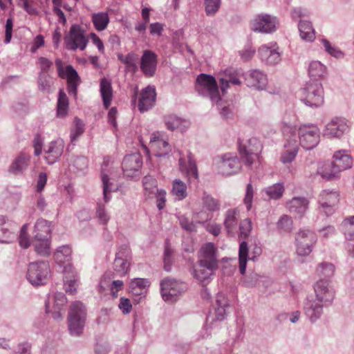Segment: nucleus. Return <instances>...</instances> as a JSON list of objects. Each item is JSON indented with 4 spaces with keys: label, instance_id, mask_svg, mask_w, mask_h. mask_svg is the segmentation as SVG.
<instances>
[{
    "label": "nucleus",
    "instance_id": "nucleus-59",
    "mask_svg": "<svg viewBox=\"0 0 354 354\" xmlns=\"http://www.w3.org/2000/svg\"><path fill=\"white\" fill-rule=\"evenodd\" d=\"M138 56L134 53H129L124 59V64L128 70L135 71L137 68Z\"/></svg>",
    "mask_w": 354,
    "mask_h": 354
},
{
    "label": "nucleus",
    "instance_id": "nucleus-37",
    "mask_svg": "<svg viewBox=\"0 0 354 354\" xmlns=\"http://www.w3.org/2000/svg\"><path fill=\"white\" fill-rule=\"evenodd\" d=\"M179 167L180 170L182 172H184L187 174L188 177L194 176L196 179L198 178V169L196 165L195 161L191 156V155L188 156V162L187 164L185 162V160L183 158H180L179 160Z\"/></svg>",
    "mask_w": 354,
    "mask_h": 354
},
{
    "label": "nucleus",
    "instance_id": "nucleus-64",
    "mask_svg": "<svg viewBox=\"0 0 354 354\" xmlns=\"http://www.w3.org/2000/svg\"><path fill=\"white\" fill-rule=\"evenodd\" d=\"M118 308L124 315H127L130 313L132 310V304L129 299L126 297H121L118 304Z\"/></svg>",
    "mask_w": 354,
    "mask_h": 354
},
{
    "label": "nucleus",
    "instance_id": "nucleus-5",
    "mask_svg": "<svg viewBox=\"0 0 354 354\" xmlns=\"http://www.w3.org/2000/svg\"><path fill=\"white\" fill-rule=\"evenodd\" d=\"M282 131L286 139L284 147L287 149L282 153L281 161L287 164L292 162L298 153L297 136L295 134L296 129L291 125L285 124L282 127Z\"/></svg>",
    "mask_w": 354,
    "mask_h": 354
},
{
    "label": "nucleus",
    "instance_id": "nucleus-26",
    "mask_svg": "<svg viewBox=\"0 0 354 354\" xmlns=\"http://www.w3.org/2000/svg\"><path fill=\"white\" fill-rule=\"evenodd\" d=\"M339 201V194L336 191L324 190L319 196V202L322 208L331 209L337 204Z\"/></svg>",
    "mask_w": 354,
    "mask_h": 354
},
{
    "label": "nucleus",
    "instance_id": "nucleus-8",
    "mask_svg": "<svg viewBox=\"0 0 354 354\" xmlns=\"http://www.w3.org/2000/svg\"><path fill=\"white\" fill-rule=\"evenodd\" d=\"M300 145L310 150L315 147L319 142V129L313 124L301 125L298 129Z\"/></svg>",
    "mask_w": 354,
    "mask_h": 354
},
{
    "label": "nucleus",
    "instance_id": "nucleus-11",
    "mask_svg": "<svg viewBox=\"0 0 354 354\" xmlns=\"http://www.w3.org/2000/svg\"><path fill=\"white\" fill-rule=\"evenodd\" d=\"M55 65L57 68L59 76L67 80L68 93L73 94L75 97L77 95V87L80 82L77 72L71 65H68L64 68L62 61L60 59L55 60Z\"/></svg>",
    "mask_w": 354,
    "mask_h": 354
},
{
    "label": "nucleus",
    "instance_id": "nucleus-35",
    "mask_svg": "<svg viewBox=\"0 0 354 354\" xmlns=\"http://www.w3.org/2000/svg\"><path fill=\"white\" fill-rule=\"evenodd\" d=\"M214 270L215 269L209 268L206 264L198 261L193 267L192 274L198 281L203 282L209 278Z\"/></svg>",
    "mask_w": 354,
    "mask_h": 354
},
{
    "label": "nucleus",
    "instance_id": "nucleus-62",
    "mask_svg": "<svg viewBox=\"0 0 354 354\" xmlns=\"http://www.w3.org/2000/svg\"><path fill=\"white\" fill-rule=\"evenodd\" d=\"M38 82L39 87L41 91L47 93L49 92L51 84L50 80L42 73H39Z\"/></svg>",
    "mask_w": 354,
    "mask_h": 354
},
{
    "label": "nucleus",
    "instance_id": "nucleus-10",
    "mask_svg": "<svg viewBox=\"0 0 354 354\" xmlns=\"http://www.w3.org/2000/svg\"><path fill=\"white\" fill-rule=\"evenodd\" d=\"M277 18L268 14L257 15L251 21V28L256 32L271 33L277 30Z\"/></svg>",
    "mask_w": 354,
    "mask_h": 354
},
{
    "label": "nucleus",
    "instance_id": "nucleus-27",
    "mask_svg": "<svg viewBox=\"0 0 354 354\" xmlns=\"http://www.w3.org/2000/svg\"><path fill=\"white\" fill-rule=\"evenodd\" d=\"M262 146L258 139L255 138H250L247 144L240 145L239 151L241 154L243 153H250L252 158H259V154L261 153Z\"/></svg>",
    "mask_w": 354,
    "mask_h": 354
},
{
    "label": "nucleus",
    "instance_id": "nucleus-22",
    "mask_svg": "<svg viewBox=\"0 0 354 354\" xmlns=\"http://www.w3.org/2000/svg\"><path fill=\"white\" fill-rule=\"evenodd\" d=\"M156 97V89L153 86H148L140 92L138 108L141 112H145L152 108Z\"/></svg>",
    "mask_w": 354,
    "mask_h": 354
},
{
    "label": "nucleus",
    "instance_id": "nucleus-39",
    "mask_svg": "<svg viewBox=\"0 0 354 354\" xmlns=\"http://www.w3.org/2000/svg\"><path fill=\"white\" fill-rule=\"evenodd\" d=\"M187 185L180 179H175L172 183L171 194L176 200L182 201L187 196Z\"/></svg>",
    "mask_w": 354,
    "mask_h": 354
},
{
    "label": "nucleus",
    "instance_id": "nucleus-1",
    "mask_svg": "<svg viewBox=\"0 0 354 354\" xmlns=\"http://www.w3.org/2000/svg\"><path fill=\"white\" fill-rule=\"evenodd\" d=\"M315 295L307 299L306 313L311 321H315L322 314L324 304L333 299V292L326 280L320 279L314 286Z\"/></svg>",
    "mask_w": 354,
    "mask_h": 354
},
{
    "label": "nucleus",
    "instance_id": "nucleus-3",
    "mask_svg": "<svg viewBox=\"0 0 354 354\" xmlns=\"http://www.w3.org/2000/svg\"><path fill=\"white\" fill-rule=\"evenodd\" d=\"M86 313L84 305L80 301L73 302L68 313V327L72 335H79L83 329Z\"/></svg>",
    "mask_w": 354,
    "mask_h": 354
},
{
    "label": "nucleus",
    "instance_id": "nucleus-60",
    "mask_svg": "<svg viewBox=\"0 0 354 354\" xmlns=\"http://www.w3.org/2000/svg\"><path fill=\"white\" fill-rule=\"evenodd\" d=\"M277 227L282 231L289 232L292 230V222L288 216L285 215L277 223Z\"/></svg>",
    "mask_w": 354,
    "mask_h": 354
},
{
    "label": "nucleus",
    "instance_id": "nucleus-34",
    "mask_svg": "<svg viewBox=\"0 0 354 354\" xmlns=\"http://www.w3.org/2000/svg\"><path fill=\"white\" fill-rule=\"evenodd\" d=\"M51 225L48 221L39 218L34 226V238L50 237Z\"/></svg>",
    "mask_w": 354,
    "mask_h": 354
},
{
    "label": "nucleus",
    "instance_id": "nucleus-55",
    "mask_svg": "<svg viewBox=\"0 0 354 354\" xmlns=\"http://www.w3.org/2000/svg\"><path fill=\"white\" fill-rule=\"evenodd\" d=\"M28 225L25 224L21 229L20 235L19 237V243L21 248H28L30 245V241L28 234Z\"/></svg>",
    "mask_w": 354,
    "mask_h": 354
},
{
    "label": "nucleus",
    "instance_id": "nucleus-15",
    "mask_svg": "<svg viewBox=\"0 0 354 354\" xmlns=\"http://www.w3.org/2000/svg\"><path fill=\"white\" fill-rule=\"evenodd\" d=\"M160 286L162 298L167 302L176 301L177 297L184 290L183 284L169 279L162 280Z\"/></svg>",
    "mask_w": 354,
    "mask_h": 354
},
{
    "label": "nucleus",
    "instance_id": "nucleus-7",
    "mask_svg": "<svg viewBox=\"0 0 354 354\" xmlns=\"http://www.w3.org/2000/svg\"><path fill=\"white\" fill-rule=\"evenodd\" d=\"M196 84L198 92L209 97L212 102L217 103L221 100L217 83L213 76L201 74L196 79Z\"/></svg>",
    "mask_w": 354,
    "mask_h": 354
},
{
    "label": "nucleus",
    "instance_id": "nucleus-36",
    "mask_svg": "<svg viewBox=\"0 0 354 354\" xmlns=\"http://www.w3.org/2000/svg\"><path fill=\"white\" fill-rule=\"evenodd\" d=\"M100 93L103 100V104L106 108H108L113 98V88L111 82L106 78H102L100 81Z\"/></svg>",
    "mask_w": 354,
    "mask_h": 354
},
{
    "label": "nucleus",
    "instance_id": "nucleus-19",
    "mask_svg": "<svg viewBox=\"0 0 354 354\" xmlns=\"http://www.w3.org/2000/svg\"><path fill=\"white\" fill-rule=\"evenodd\" d=\"M142 165V160L141 156L139 153H133L125 156L122 167L124 174L128 177H131L136 172L139 171Z\"/></svg>",
    "mask_w": 354,
    "mask_h": 354
},
{
    "label": "nucleus",
    "instance_id": "nucleus-31",
    "mask_svg": "<svg viewBox=\"0 0 354 354\" xmlns=\"http://www.w3.org/2000/svg\"><path fill=\"white\" fill-rule=\"evenodd\" d=\"M248 82L251 87L258 90H262L266 88L267 84V77L261 71L254 70L251 71Z\"/></svg>",
    "mask_w": 354,
    "mask_h": 354
},
{
    "label": "nucleus",
    "instance_id": "nucleus-45",
    "mask_svg": "<svg viewBox=\"0 0 354 354\" xmlns=\"http://www.w3.org/2000/svg\"><path fill=\"white\" fill-rule=\"evenodd\" d=\"M72 249L68 245H62L59 247L55 252V258L59 263L68 261L71 259Z\"/></svg>",
    "mask_w": 354,
    "mask_h": 354
},
{
    "label": "nucleus",
    "instance_id": "nucleus-21",
    "mask_svg": "<svg viewBox=\"0 0 354 354\" xmlns=\"http://www.w3.org/2000/svg\"><path fill=\"white\" fill-rule=\"evenodd\" d=\"M157 66V55L151 50H145L140 59V68L143 73L151 77L155 74Z\"/></svg>",
    "mask_w": 354,
    "mask_h": 354
},
{
    "label": "nucleus",
    "instance_id": "nucleus-14",
    "mask_svg": "<svg viewBox=\"0 0 354 354\" xmlns=\"http://www.w3.org/2000/svg\"><path fill=\"white\" fill-rule=\"evenodd\" d=\"M218 172L223 175H232L237 173L241 168L240 160L236 156L225 154L216 162Z\"/></svg>",
    "mask_w": 354,
    "mask_h": 354
},
{
    "label": "nucleus",
    "instance_id": "nucleus-49",
    "mask_svg": "<svg viewBox=\"0 0 354 354\" xmlns=\"http://www.w3.org/2000/svg\"><path fill=\"white\" fill-rule=\"evenodd\" d=\"M283 191V185L281 183H276L268 187L266 190V192L270 198L273 199H278L281 197Z\"/></svg>",
    "mask_w": 354,
    "mask_h": 354
},
{
    "label": "nucleus",
    "instance_id": "nucleus-43",
    "mask_svg": "<svg viewBox=\"0 0 354 354\" xmlns=\"http://www.w3.org/2000/svg\"><path fill=\"white\" fill-rule=\"evenodd\" d=\"M129 263L119 256H116L114 263L113 269L115 273L118 277H124L128 273Z\"/></svg>",
    "mask_w": 354,
    "mask_h": 354
},
{
    "label": "nucleus",
    "instance_id": "nucleus-29",
    "mask_svg": "<svg viewBox=\"0 0 354 354\" xmlns=\"http://www.w3.org/2000/svg\"><path fill=\"white\" fill-rule=\"evenodd\" d=\"M333 159L335 167L338 168L340 172L351 168L352 166V158L346 151L335 152L333 155Z\"/></svg>",
    "mask_w": 354,
    "mask_h": 354
},
{
    "label": "nucleus",
    "instance_id": "nucleus-48",
    "mask_svg": "<svg viewBox=\"0 0 354 354\" xmlns=\"http://www.w3.org/2000/svg\"><path fill=\"white\" fill-rule=\"evenodd\" d=\"M342 227L346 238L354 240V216L346 219L343 222Z\"/></svg>",
    "mask_w": 354,
    "mask_h": 354
},
{
    "label": "nucleus",
    "instance_id": "nucleus-16",
    "mask_svg": "<svg viewBox=\"0 0 354 354\" xmlns=\"http://www.w3.org/2000/svg\"><path fill=\"white\" fill-rule=\"evenodd\" d=\"M262 250L261 247L255 245L252 252V256L248 257L249 248L247 242L242 241L239 245V266L240 273L244 274L246 270L247 262L248 260L255 261L256 259L261 254Z\"/></svg>",
    "mask_w": 354,
    "mask_h": 354
},
{
    "label": "nucleus",
    "instance_id": "nucleus-32",
    "mask_svg": "<svg viewBox=\"0 0 354 354\" xmlns=\"http://www.w3.org/2000/svg\"><path fill=\"white\" fill-rule=\"evenodd\" d=\"M317 172L324 178L332 180L339 176L340 173L338 168L335 167V162H324L319 165Z\"/></svg>",
    "mask_w": 354,
    "mask_h": 354
},
{
    "label": "nucleus",
    "instance_id": "nucleus-57",
    "mask_svg": "<svg viewBox=\"0 0 354 354\" xmlns=\"http://www.w3.org/2000/svg\"><path fill=\"white\" fill-rule=\"evenodd\" d=\"M183 123V122L180 118L174 115L168 116L165 120L167 127L172 131L180 128Z\"/></svg>",
    "mask_w": 354,
    "mask_h": 354
},
{
    "label": "nucleus",
    "instance_id": "nucleus-47",
    "mask_svg": "<svg viewBox=\"0 0 354 354\" xmlns=\"http://www.w3.org/2000/svg\"><path fill=\"white\" fill-rule=\"evenodd\" d=\"M316 273L319 277L324 280L331 278L335 273L334 266L328 263H321L316 270Z\"/></svg>",
    "mask_w": 354,
    "mask_h": 354
},
{
    "label": "nucleus",
    "instance_id": "nucleus-53",
    "mask_svg": "<svg viewBox=\"0 0 354 354\" xmlns=\"http://www.w3.org/2000/svg\"><path fill=\"white\" fill-rule=\"evenodd\" d=\"M143 187L146 192V194L150 195L157 189V183L155 178L151 176H145L142 180Z\"/></svg>",
    "mask_w": 354,
    "mask_h": 354
},
{
    "label": "nucleus",
    "instance_id": "nucleus-51",
    "mask_svg": "<svg viewBox=\"0 0 354 354\" xmlns=\"http://www.w3.org/2000/svg\"><path fill=\"white\" fill-rule=\"evenodd\" d=\"M204 4L207 15L213 16L221 6V0H204Z\"/></svg>",
    "mask_w": 354,
    "mask_h": 354
},
{
    "label": "nucleus",
    "instance_id": "nucleus-4",
    "mask_svg": "<svg viewBox=\"0 0 354 354\" xmlns=\"http://www.w3.org/2000/svg\"><path fill=\"white\" fill-rule=\"evenodd\" d=\"M50 277L49 264L46 261L30 263L28 267L27 279L33 286L44 285Z\"/></svg>",
    "mask_w": 354,
    "mask_h": 354
},
{
    "label": "nucleus",
    "instance_id": "nucleus-38",
    "mask_svg": "<svg viewBox=\"0 0 354 354\" xmlns=\"http://www.w3.org/2000/svg\"><path fill=\"white\" fill-rule=\"evenodd\" d=\"M299 35L305 41H313L315 39V32L310 21H300L298 24Z\"/></svg>",
    "mask_w": 354,
    "mask_h": 354
},
{
    "label": "nucleus",
    "instance_id": "nucleus-63",
    "mask_svg": "<svg viewBox=\"0 0 354 354\" xmlns=\"http://www.w3.org/2000/svg\"><path fill=\"white\" fill-rule=\"evenodd\" d=\"M22 3V6L24 10L30 15H37L38 12L35 8H34V4L35 3V0H19Z\"/></svg>",
    "mask_w": 354,
    "mask_h": 354
},
{
    "label": "nucleus",
    "instance_id": "nucleus-44",
    "mask_svg": "<svg viewBox=\"0 0 354 354\" xmlns=\"http://www.w3.org/2000/svg\"><path fill=\"white\" fill-rule=\"evenodd\" d=\"M308 73L310 77H322L326 74V67L319 61H312L309 64Z\"/></svg>",
    "mask_w": 354,
    "mask_h": 354
},
{
    "label": "nucleus",
    "instance_id": "nucleus-6",
    "mask_svg": "<svg viewBox=\"0 0 354 354\" xmlns=\"http://www.w3.org/2000/svg\"><path fill=\"white\" fill-rule=\"evenodd\" d=\"M64 42L68 50H84L86 48L88 41L83 28L80 25L73 24L70 28L68 33L65 36Z\"/></svg>",
    "mask_w": 354,
    "mask_h": 354
},
{
    "label": "nucleus",
    "instance_id": "nucleus-33",
    "mask_svg": "<svg viewBox=\"0 0 354 354\" xmlns=\"http://www.w3.org/2000/svg\"><path fill=\"white\" fill-rule=\"evenodd\" d=\"M150 282L144 278H135L130 282L131 292L134 295H144L148 290Z\"/></svg>",
    "mask_w": 354,
    "mask_h": 354
},
{
    "label": "nucleus",
    "instance_id": "nucleus-28",
    "mask_svg": "<svg viewBox=\"0 0 354 354\" xmlns=\"http://www.w3.org/2000/svg\"><path fill=\"white\" fill-rule=\"evenodd\" d=\"M308 201L302 197H295L288 203V208L291 213L301 216L306 211Z\"/></svg>",
    "mask_w": 354,
    "mask_h": 354
},
{
    "label": "nucleus",
    "instance_id": "nucleus-20",
    "mask_svg": "<svg viewBox=\"0 0 354 354\" xmlns=\"http://www.w3.org/2000/svg\"><path fill=\"white\" fill-rule=\"evenodd\" d=\"M149 147L158 157L163 156L170 151V147L167 141L163 138L160 132H154L151 134Z\"/></svg>",
    "mask_w": 354,
    "mask_h": 354
},
{
    "label": "nucleus",
    "instance_id": "nucleus-13",
    "mask_svg": "<svg viewBox=\"0 0 354 354\" xmlns=\"http://www.w3.org/2000/svg\"><path fill=\"white\" fill-rule=\"evenodd\" d=\"M66 303L67 299L63 292H55L46 304V313H51L54 319H61L63 317L62 312Z\"/></svg>",
    "mask_w": 354,
    "mask_h": 354
},
{
    "label": "nucleus",
    "instance_id": "nucleus-52",
    "mask_svg": "<svg viewBox=\"0 0 354 354\" xmlns=\"http://www.w3.org/2000/svg\"><path fill=\"white\" fill-rule=\"evenodd\" d=\"M322 42L324 46L325 50L331 56L335 58L342 57L344 54L342 50L335 46H333L328 40L324 39Z\"/></svg>",
    "mask_w": 354,
    "mask_h": 354
},
{
    "label": "nucleus",
    "instance_id": "nucleus-40",
    "mask_svg": "<svg viewBox=\"0 0 354 354\" xmlns=\"http://www.w3.org/2000/svg\"><path fill=\"white\" fill-rule=\"evenodd\" d=\"M92 22L97 31L105 30L109 23V17L106 12L94 13L91 16Z\"/></svg>",
    "mask_w": 354,
    "mask_h": 354
},
{
    "label": "nucleus",
    "instance_id": "nucleus-12",
    "mask_svg": "<svg viewBox=\"0 0 354 354\" xmlns=\"http://www.w3.org/2000/svg\"><path fill=\"white\" fill-rule=\"evenodd\" d=\"M98 288L100 292L109 290L112 297L117 298L118 292L124 288V282L122 280L115 279L114 273L106 272L100 279Z\"/></svg>",
    "mask_w": 354,
    "mask_h": 354
},
{
    "label": "nucleus",
    "instance_id": "nucleus-23",
    "mask_svg": "<svg viewBox=\"0 0 354 354\" xmlns=\"http://www.w3.org/2000/svg\"><path fill=\"white\" fill-rule=\"evenodd\" d=\"M64 147V142L62 140L50 142L45 147V160L46 162L50 165L57 162L63 153Z\"/></svg>",
    "mask_w": 354,
    "mask_h": 354
},
{
    "label": "nucleus",
    "instance_id": "nucleus-50",
    "mask_svg": "<svg viewBox=\"0 0 354 354\" xmlns=\"http://www.w3.org/2000/svg\"><path fill=\"white\" fill-rule=\"evenodd\" d=\"M252 230V221L250 218H245L239 223V236L246 239L250 234Z\"/></svg>",
    "mask_w": 354,
    "mask_h": 354
},
{
    "label": "nucleus",
    "instance_id": "nucleus-54",
    "mask_svg": "<svg viewBox=\"0 0 354 354\" xmlns=\"http://www.w3.org/2000/svg\"><path fill=\"white\" fill-rule=\"evenodd\" d=\"M203 205L209 211L215 212L219 209L220 204L213 197L207 195L203 198Z\"/></svg>",
    "mask_w": 354,
    "mask_h": 354
},
{
    "label": "nucleus",
    "instance_id": "nucleus-24",
    "mask_svg": "<svg viewBox=\"0 0 354 354\" xmlns=\"http://www.w3.org/2000/svg\"><path fill=\"white\" fill-rule=\"evenodd\" d=\"M15 238V226L8 221L3 216H0V243H9Z\"/></svg>",
    "mask_w": 354,
    "mask_h": 354
},
{
    "label": "nucleus",
    "instance_id": "nucleus-58",
    "mask_svg": "<svg viewBox=\"0 0 354 354\" xmlns=\"http://www.w3.org/2000/svg\"><path fill=\"white\" fill-rule=\"evenodd\" d=\"M254 196V189L250 183L246 187V193L243 199V203L246 205L247 210L249 211L252 208V200Z\"/></svg>",
    "mask_w": 354,
    "mask_h": 354
},
{
    "label": "nucleus",
    "instance_id": "nucleus-17",
    "mask_svg": "<svg viewBox=\"0 0 354 354\" xmlns=\"http://www.w3.org/2000/svg\"><path fill=\"white\" fill-rule=\"evenodd\" d=\"M216 248L212 243H207L203 245L198 252V261L206 264L208 268L216 270L218 268V260L216 257Z\"/></svg>",
    "mask_w": 354,
    "mask_h": 354
},
{
    "label": "nucleus",
    "instance_id": "nucleus-9",
    "mask_svg": "<svg viewBox=\"0 0 354 354\" xmlns=\"http://www.w3.org/2000/svg\"><path fill=\"white\" fill-rule=\"evenodd\" d=\"M315 234L309 230H299L295 237L296 251L299 256H307L313 250L316 243Z\"/></svg>",
    "mask_w": 354,
    "mask_h": 354
},
{
    "label": "nucleus",
    "instance_id": "nucleus-30",
    "mask_svg": "<svg viewBox=\"0 0 354 354\" xmlns=\"http://www.w3.org/2000/svg\"><path fill=\"white\" fill-rule=\"evenodd\" d=\"M239 210L236 208L230 209L225 214L224 227L227 234H231L237 225Z\"/></svg>",
    "mask_w": 354,
    "mask_h": 354
},
{
    "label": "nucleus",
    "instance_id": "nucleus-2",
    "mask_svg": "<svg viewBox=\"0 0 354 354\" xmlns=\"http://www.w3.org/2000/svg\"><path fill=\"white\" fill-rule=\"evenodd\" d=\"M301 100L308 106L318 107L324 102V90L317 80H310L301 91Z\"/></svg>",
    "mask_w": 354,
    "mask_h": 354
},
{
    "label": "nucleus",
    "instance_id": "nucleus-18",
    "mask_svg": "<svg viewBox=\"0 0 354 354\" xmlns=\"http://www.w3.org/2000/svg\"><path fill=\"white\" fill-rule=\"evenodd\" d=\"M349 131V125L343 119L336 118L328 122L324 129V135L328 138H340Z\"/></svg>",
    "mask_w": 354,
    "mask_h": 354
},
{
    "label": "nucleus",
    "instance_id": "nucleus-42",
    "mask_svg": "<svg viewBox=\"0 0 354 354\" xmlns=\"http://www.w3.org/2000/svg\"><path fill=\"white\" fill-rule=\"evenodd\" d=\"M68 98L63 90L59 92V97L57 106V115L59 118H64L68 114Z\"/></svg>",
    "mask_w": 354,
    "mask_h": 354
},
{
    "label": "nucleus",
    "instance_id": "nucleus-46",
    "mask_svg": "<svg viewBox=\"0 0 354 354\" xmlns=\"http://www.w3.org/2000/svg\"><path fill=\"white\" fill-rule=\"evenodd\" d=\"M29 162L28 156L21 154L13 161L10 166V171L13 173H19L26 169Z\"/></svg>",
    "mask_w": 354,
    "mask_h": 354
},
{
    "label": "nucleus",
    "instance_id": "nucleus-61",
    "mask_svg": "<svg viewBox=\"0 0 354 354\" xmlns=\"http://www.w3.org/2000/svg\"><path fill=\"white\" fill-rule=\"evenodd\" d=\"M104 169H102V180L103 183V192H104V196L106 201H108V194L109 192H111L113 189L112 188V184L109 183V178L108 177V175L104 173Z\"/></svg>",
    "mask_w": 354,
    "mask_h": 354
},
{
    "label": "nucleus",
    "instance_id": "nucleus-25",
    "mask_svg": "<svg viewBox=\"0 0 354 354\" xmlns=\"http://www.w3.org/2000/svg\"><path fill=\"white\" fill-rule=\"evenodd\" d=\"M64 280L65 290L70 295H74L77 292L76 272L71 265H68L64 270Z\"/></svg>",
    "mask_w": 354,
    "mask_h": 354
},
{
    "label": "nucleus",
    "instance_id": "nucleus-41",
    "mask_svg": "<svg viewBox=\"0 0 354 354\" xmlns=\"http://www.w3.org/2000/svg\"><path fill=\"white\" fill-rule=\"evenodd\" d=\"M34 245L37 254L48 256L50 251V237L34 238Z\"/></svg>",
    "mask_w": 354,
    "mask_h": 354
},
{
    "label": "nucleus",
    "instance_id": "nucleus-56",
    "mask_svg": "<svg viewBox=\"0 0 354 354\" xmlns=\"http://www.w3.org/2000/svg\"><path fill=\"white\" fill-rule=\"evenodd\" d=\"M84 131V124L79 119H75V127L71 133V138L73 141L75 140Z\"/></svg>",
    "mask_w": 354,
    "mask_h": 354
}]
</instances>
